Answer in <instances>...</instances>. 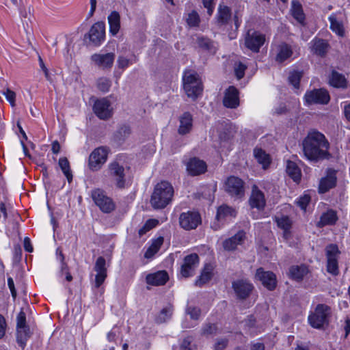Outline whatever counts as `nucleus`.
I'll list each match as a JSON object with an SVG mask.
<instances>
[{
    "mask_svg": "<svg viewBox=\"0 0 350 350\" xmlns=\"http://www.w3.org/2000/svg\"><path fill=\"white\" fill-rule=\"evenodd\" d=\"M327 258V271L333 275L339 274L338 255L340 253L338 245L329 244L325 248Z\"/></svg>",
    "mask_w": 350,
    "mask_h": 350,
    "instance_id": "10",
    "label": "nucleus"
},
{
    "mask_svg": "<svg viewBox=\"0 0 350 350\" xmlns=\"http://www.w3.org/2000/svg\"><path fill=\"white\" fill-rule=\"evenodd\" d=\"M109 176L116 181V185L118 188L123 189L125 187L126 179L124 168L118 162H113L109 165Z\"/></svg>",
    "mask_w": 350,
    "mask_h": 350,
    "instance_id": "18",
    "label": "nucleus"
},
{
    "mask_svg": "<svg viewBox=\"0 0 350 350\" xmlns=\"http://www.w3.org/2000/svg\"><path fill=\"white\" fill-rule=\"evenodd\" d=\"M247 69V66L239 62L235 64L234 72L238 79H242L245 75V71Z\"/></svg>",
    "mask_w": 350,
    "mask_h": 350,
    "instance_id": "53",
    "label": "nucleus"
},
{
    "mask_svg": "<svg viewBox=\"0 0 350 350\" xmlns=\"http://www.w3.org/2000/svg\"><path fill=\"white\" fill-rule=\"evenodd\" d=\"M199 265V256L197 254L193 253L187 255L181 265L180 273L185 278L193 275L195 269Z\"/></svg>",
    "mask_w": 350,
    "mask_h": 350,
    "instance_id": "17",
    "label": "nucleus"
},
{
    "mask_svg": "<svg viewBox=\"0 0 350 350\" xmlns=\"http://www.w3.org/2000/svg\"><path fill=\"white\" fill-rule=\"evenodd\" d=\"M131 134V128L128 125L121 126L114 133L113 139L118 143L122 144Z\"/></svg>",
    "mask_w": 350,
    "mask_h": 350,
    "instance_id": "41",
    "label": "nucleus"
},
{
    "mask_svg": "<svg viewBox=\"0 0 350 350\" xmlns=\"http://www.w3.org/2000/svg\"><path fill=\"white\" fill-rule=\"evenodd\" d=\"M187 23L190 27H198L200 23V18L196 10L191 11L188 14Z\"/></svg>",
    "mask_w": 350,
    "mask_h": 350,
    "instance_id": "47",
    "label": "nucleus"
},
{
    "mask_svg": "<svg viewBox=\"0 0 350 350\" xmlns=\"http://www.w3.org/2000/svg\"><path fill=\"white\" fill-rule=\"evenodd\" d=\"M56 255L57 259L60 260L61 262V271L63 273L64 269H67V263L65 262V257L62 252V250L60 247H57L56 250Z\"/></svg>",
    "mask_w": 350,
    "mask_h": 350,
    "instance_id": "58",
    "label": "nucleus"
},
{
    "mask_svg": "<svg viewBox=\"0 0 350 350\" xmlns=\"http://www.w3.org/2000/svg\"><path fill=\"white\" fill-rule=\"evenodd\" d=\"M228 343V340L226 338L219 339L215 344L214 350H224L226 348Z\"/></svg>",
    "mask_w": 350,
    "mask_h": 350,
    "instance_id": "61",
    "label": "nucleus"
},
{
    "mask_svg": "<svg viewBox=\"0 0 350 350\" xmlns=\"http://www.w3.org/2000/svg\"><path fill=\"white\" fill-rule=\"evenodd\" d=\"M3 94L5 95L6 99L9 103H10L12 107L15 106V100H16V93L11 90L9 88H7V90L5 92H3Z\"/></svg>",
    "mask_w": 350,
    "mask_h": 350,
    "instance_id": "57",
    "label": "nucleus"
},
{
    "mask_svg": "<svg viewBox=\"0 0 350 350\" xmlns=\"http://www.w3.org/2000/svg\"><path fill=\"white\" fill-rule=\"evenodd\" d=\"M336 171L332 169L328 170L327 176L322 178L320 180L319 192L321 193L327 192L330 189L336 186Z\"/></svg>",
    "mask_w": 350,
    "mask_h": 350,
    "instance_id": "24",
    "label": "nucleus"
},
{
    "mask_svg": "<svg viewBox=\"0 0 350 350\" xmlns=\"http://www.w3.org/2000/svg\"><path fill=\"white\" fill-rule=\"evenodd\" d=\"M85 37H88L90 42L96 46H100L105 39V24L103 21L95 23Z\"/></svg>",
    "mask_w": 350,
    "mask_h": 350,
    "instance_id": "12",
    "label": "nucleus"
},
{
    "mask_svg": "<svg viewBox=\"0 0 350 350\" xmlns=\"http://www.w3.org/2000/svg\"><path fill=\"white\" fill-rule=\"evenodd\" d=\"M236 214V211L232 207L228 206L227 205H222L220 206L217 209L216 219L217 220H220L224 219L228 216L235 217Z\"/></svg>",
    "mask_w": 350,
    "mask_h": 350,
    "instance_id": "42",
    "label": "nucleus"
},
{
    "mask_svg": "<svg viewBox=\"0 0 350 350\" xmlns=\"http://www.w3.org/2000/svg\"><path fill=\"white\" fill-rule=\"evenodd\" d=\"M196 43L198 47L203 51L212 53H215L216 52V47L215 46L214 42L207 37H198L196 39Z\"/></svg>",
    "mask_w": 350,
    "mask_h": 350,
    "instance_id": "38",
    "label": "nucleus"
},
{
    "mask_svg": "<svg viewBox=\"0 0 350 350\" xmlns=\"http://www.w3.org/2000/svg\"><path fill=\"white\" fill-rule=\"evenodd\" d=\"M31 336V332L29 326L23 328H16V341L18 345L23 349L26 346L27 340Z\"/></svg>",
    "mask_w": 350,
    "mask_h": 350,
    "instance_id": "36",
    "label": "nucleus"
},
{
    "mask_svg": "<svg viewBox=\"0 0 350 350\" xmlns=\"http://www.w3.org/2000/svg\"><path fill=\"white\" fill-rule=\"evenodd\" d=\"M115 53H107L105 54L95 53L91 56V59L98 66L105 68H111L115 59Z\"/></svg>",
    "mask_w": 350,
    "mask_h": 350,
    "instance_id": "22",
    "label": "nucleus"
},
{
    "mask_svg": "<svg viewBox=\"0 0 350 350\" xmlns=\"http://www.w3.org/2000/svg\"><path fill=\"white\" fill-rule=\"evenodd\" d=\"M245 237V232L243 230L239 231L236 234L224 241V248L228 251L235 250L238 245L241 244Z\"/></svg>",
    "mask_w": 350,
    "mask_h": 350,
    "instance_id": "27",
    "label": "nucleus"
},
{
    "mask_svg": "<svg viewBox=\"0 0 350 350\" xmlns=\"http://www.w3.org/2000/svg\"><path fill=\"white\" fill-rule=\"evenodd\" d=\"M180 125L178 129V134L185 135L191 132L193 128V116L190 112H184L179 117Z\"/></svg>",
    "mask_w": 350,
    "mask_h": 350,
    "instance_id": "25",
    "label": "nucleus"
},
{
    "mask_svg": "<svg viewBox=\"0 0 350 350\" xmlns=\"http://www.w3.org/2000/svg\"><path fill=\"white\" fill-rule=\"evenodd\" d=\"M111 103L106 98L98 99L93 106V111L96 116L100 120H107L112 116V111L110 109Z\"/></svg>",
    "mask_w": 350,
    "mask_h": 350,
    "instance_id": "16",
    "label": "nucleus"
},
{
    "mask_svg": "<svg viewBox=\"0 0 350 350\" xmlns=\"http://www.w3.org/2000/svg\"><path fill=\"white\" fill-rule=\"evenodd\" d=\"M329 142L325 136L317 131L308 133L302 141V151L304 157L312 163H319L332 158L329 152Z\"/></svg>",
    "mask_w": 350,
    "mask_h": 350,
    "instance_id": "1",
    "label": "nucleus"
},
{
    "mask_svg": "<svg viewBox=\"0 0 350 350\" xmlns=\"http://www.w3.org/2000/svg\"><path fill=\"white\" fill-rule=\"evenodd\" d=\"M239 90L234 86H230L225 91L224 105L227 108H237L239 105Z\"/></svg>",
    "mask_w": 350,
    "mask_h": 350,
    "instance_id": "21",
    "label": "nucleus"
},
{
    "mask_svg": "<svg viewBox=\"0 0 350 350\" xmlns=\"http://www.w3.org/2000/svg\"><path fill=\"white\" fill-rule=\"evenodd\" d=\"M174 307L172 304H169L167 306L164 307L155 318V322L161 324L170 320L172 316Z\"/></svg>",
    "mask_w": 350,
    "mask_h": 350,
    "instance_id": "40",
    "label": "nucleus"
},
{
    "mask_svg": "<svg viewBox=\"0 0 350 350\" xmlns=\"http://www.w3.org/2000/svg\"><path fill=\"white\" fill-rule=\"evenodd\" d=\"M213 277V267L210 264H206L201 274L195 282V285L199 287L209 282Z\"/></svg>",
    "mask_w": 350,
    "mask_h": 350,
    "instance_id": "29",
    "label": "nucleus"
},
{
    "mask_svg": "<svg viewBox=\"0 0 350 350\" xmlns=\"http://www.w3.org/2000/svg\"><path fill=\"white\" fill-rule=\"evenodd\" d=\"M91 197L98 206L100 210L104 213H110L116 209V204L113 200L106 195L105 191L100 189H96L92 191Z\"/></svg>",
    "mask_w": 350,
    "mask_h": 350,
    "instance_id": "5",
    "label": "nucleus"
},
{
    "mask_svg": "<svg viewBox=\"0 0 350 350\" xmlns=\"http://www.w3.org/2000/svg\"><path fill=\"white\" fill-rule=\"evenodd\" d=\"M111 82L106 78H100L97 81V88L103 92H107L109 90Z\"/></svg>",
    "mask_w": 350,
    "mask_h": 350,
    "instance_id": "50",
    "label": "nucleus"
},
{
    "mask_svg": "<svg viewBox=\"0 0 350 350\" xmlns=\"http://www.w3.org/2000/svg\"><path fill=\"white\" fill-rule=\"evenodd\" d=\"M183 88L189 98L196 100L203 91V85L198 74L194 71H186L183 77Z\"/></svg>",
    "mask_w": 350,
    "mask_h": 350,
    "instance_id": "3",
    "label": "nucleus"
},
{
    "mask_svg": "<svg viewBox=\"0 0 350 350\" xmlns=\"http://www.w3.org/2000/svg\"><path fill=\"white\" fill-rule=\"evenodd\" d=\"M254 156L257 161L262 165L263 169L267 168L271 163L270 156L262 148H255Z\"/></svg>",
    "mask_w": 350,
    "mask_h": 350,
    "instance_id": "35",
    "label": "nucleus"
},
{
    "mask_svg": "<svg viewBox=\"0 0 350 350\" xmlns=\"http://www.w3.org/2000/svg\"><path fill=\"white\" fill-rule=\"evenodd\" d=\"M5 319L2 314H0V339L4 336L5 333Z\"/></svg>",
    "mask_w": 350,
    "mask_h": 350,
    "instance_id": "63",
    "label": "nucleus"
},
{
    "mask_svg": "<svg viewBox=\"0 0 350 350\" xmlns=\"http://www.w3.org/2000/svg\"><path fill=\"white\" fill-rule=\"evenodd\" d=\"M232 288L237 299L245 300L252 294L254 286L247 279H238L232 282Z\"/></svg>",
    "mask_w": 350,
    "mask_h": 350,
    "instance_id": "8",
    "label": "nucleus"
},
{
    "mask_svg": "<svg viewBox=\"0 0 350 350\" xmlns=\"http://www.w3.org/2000/svg\"><path fill=\"white\" fill-rule=\"evenodd\" d=\"M312 51L314 54L323 57L326 55L329 46L327 41L323 39L315 38L312 41Z\"/></svg>",
    "mask_w": 350,
    "mask_h": 350,
    "instance_id": "34",
    "label": "nucleus"
},
{
    "mask_svg": "<svg viewBox=\"0 0 350 350\" xmlns=\"http://www.w3.org/2000/svg\"><path fill=\"white\" fill-rule=\"evenodd\" d=\"M59 166L63 174L66 177L68 182L71 183L72 180V174L70 170V163L66 157H61L59 159Z\"/></svg>",
    "mask_w": 350,
    "mask_h": 350,
    "instance_id": "43",
    "label": "nucleus"
},
{
    "mask_svg": "<svg viewBox=\"0 0 350 350\" xmlns=\"http://www.w3.org/2000/svg\"><path fill=\"white\" fill-rule=\"evenodd\" d=\"M201 223V215L198 211L184 212L179 216V224L185 230H194Z\"/></svg>",
    "mask_w": 350,
    "mask_h": 350,
    "instance_id": "9",
    "label": "nucleus"
},
{
    "mask_svg": "<svg viewBox=\"0 0 350 350\" xmlns=\"http://www.w3.org/2000/svg\"><path fill=\"white\" fill-rule=\"evenodd\" d=\"M202 4L207 9V14L211 16L214 11V0H202Z\"/></svg>",
    "mask_w": 350,
    "mask_h": 350,
    "instance_id": "60",
    "label": "nucleus"
},
{
    "mask_svg": "<svg viewBox=\"0 0 350 350\" xmlns=\"http://www.w3.org/2000/svg\"><path fill=\"white\" fill-rule=\"evenodd\" d=\"M249 204L251 208H256L258 211L264 210L266 205L265 195L256 185H254L252 189V193L249 198Z\"/></svg>",
    "mask_w": 350,
    "mask_h": 350,
    "instance_id": "19",
    "label": "nucleus"
},
{
    "mask_svg": "<svg viewBox=\"0 0 350 350\" xmlns=\"http://www.w3.org/2000/svg\"><path fill=\"white\" fill-rule=\"evenodd\" d=\"M196 346L193 344V338L187 336L185 338L180 345V350H195Z\"/></svg>",
    "mask_w": 350,
    "mask_h": 350,
    "instance_id": "52",
    "label": "nucleus"
},
{
    "mask_svg": "<svg viewBox=\"0 0 350 350\" xmlns=\"http://www.w3.org/2000/svg\"><path fill=\"white\" fill-rule=\"evenodd\" d=\"M22 256V249L19 245H15L14 247V260H20Z\"/></svg>",
    "mask_w": 350,
    "mask_h": 350,
    "instance_id": "64",
    "label": "nucleus"
},
{
    "mask_svg": "<svg viewBox=\"0 0 350 350\" xmlns=\"http://www.w3.org/2000/svg\"><path fill=\"white\" fill-rule=\"evenodd\" d=\"M94 269L97 273L95 276V286L98 288L105 282L107 276L106 260L104 257L99 256L96 259Z\"/></svg>",
    "mask_w": 350,
    "mask_h": 350,
    "instance_id": "20",
    "label": "nucleus"
},
{
    "mask_svg": "<svg viewBox=\"0 0 350 350\" xmlns=\"http://www.w3.org/2000/svg\"><path fill=\"white\" fill-rule=\"evenodd\" d=\"M232 16V10L224 3L219 4L217 12L215 16V25L221 28L228 25L231 21Z\"/></svg>",
    "mask_w": 350,
    "mask_h": 350,
    "instance_id": "15",
    "label": "nucleus"
},
{
    "mask_svg": "<svg viewBox=\"0 0 350 350\" xmlns=\"http://www.w3.org/2000/svg\"><path fill=\"white\" fill-rule=\"evenodd\" d=\"M206 163L197 157L191 158L187 163V170L191 176H198L206 171Z\"/></svg>",
    "mask_w": 350,
    "mask_h": 350,
    "instance_id": "23",
    "label": "nucleus"
},
{
    "mask_svg": "<svg viewBox=\"0 0 350 350\" xmlns=\"http://www.w3.org/2000/svg\"><path fill=\"white\" fill-rule=\"evenodd\" d=\"M225 191L232 198H242L245 195V183L239 177L231 176L225 182Z\"/></svg>",
    "mask_w": 350,
    "mask_h": 350,
    "instance_id": "7",
    "label": "nucleus"
},
{
    "mask_svg": "<svg viewBox=\"0 0 350 350\" xmlns=\"http://www.w3.org/2000/svg\"><path fill=\"white\" fill-rule=\"evenodd\" d=\"M255 278L259 280L262 286L269 291H273L277 286L275 274L271 271H265L262 267L256 269Z\"/></svg>",
    "mask_w": 350,
    "mask_h": 350,
    "instance_id": "13",
    "label": "nucleus"
},
{
    "mask_svg": "<svg viewBox=\"0 0 350 350\" xmlns=\"http://www.w3.org/2000/svg\"><path fill=\"white\" fill-rule=\"evenodd\" d=\"M174 188L167 181L157 183L151 195L150 202L154 209H163L171 202L174 196Z\"/></svg>",
    "mask_w": 350,
    "mask_h": 350,
    "instance_id": "2",
    "label": "nucleus"
},
{
    "mask_svg": "<svg viewBox=\"0 0 350 350\" xmlns=\"http://www.w3.org/2000/svg\"><path fill=\"white\" fill-rule=\"evenodd\" d=\"M163 243V238L160 237L153 241L152 245L146 250L144 257L150 258L152 257L160 249Z\"/></svg>",
    "mask_w": 350,
    "mask_h": 350,
    "instance_id": "44",
    "label": "nucleus"
},
{
    "mask_svg": "<svg viewBox=\"0 0 350 350\" xmlns=\"http://www.w3.org/2000/svg\"><path fill=\"white\" fill-rule=\"evenodd\" d=\"M308 272V270L307 267L304 265L300 266H292L289 269V274L291 278L297 281L302 280Z\"/></svg>",
    "mask_w": 350,
    "mask_h": 350,
    "instance_id": "39",
    "label": "nucleus"
},
{
    "mask_svg": "<svg viewBox=\"0 0 350 350\" xmlns=\"http://www.w3.org/2000/svg\"><path fill=\"white\" fill-rule=\"evenodd\" d=\"M217 332V326L215 323H206L201 329V334L205 336L215 335Z\"/></svg>",
    "mask_w": 350,
    "mask_h": 350,
    "instance_id": "48",
    "label": "nucleus"
},
{
    "mask_svg": "<svg viewBox=\"0 0 350 350\" xmlns=\"http://www.w3.org/2000/svg\"><path fill=\"white\" fill-rule=\"evenodd\" d=\"M186 313L193 320H198L201 314V310L198 307L189 306L186 309Z\"/></svg>",
    "mask_w": 350,
    "mask_h": 350,
    "instance_id": "54",
    "label": "nucleus"
},
{
    "mask_svg": "<svg viewBox=\"0 0 350 350\" xmlns=\"http://www.w3.org/2000/svg\"><path fill=\"white\" fill-rule=\"evenodd\" d=\"M329 84L336 88L345 89L347 88V81L344 75L334 70L329 76Z\"/></svg>",
    "mask_w": 350,
    "mask_h": 350,
    "instance_id": "28",
    "label": "nucleus"
},
{
    "mask_svg": "<svg viewBox=\"0 0 350 350\" xmlns=\"http://www.w3.org/2000/svg\"><path fill=\"white\" fill-rule=\"evenodd\" d=\"M107 151L104 147L96 148L89 157V167L92 171L98 170L106 162Z\"/></svg>",
    "mask_w": 350,
    "mask_h": 350,
    "instance_id": "14",
    "label": "nucleus"
},
{
    "mask_svg": "<svg viewBox=\"0 0 350 350\" xmlns=\"http://www.w3.org/2000/svg\"><path fill=\"white\" fill-rule=\"evenodd\" d=\"M25 326H28L26 323V314L21 309L16 318V328H23Z\"/></svg>",
    "mask_w": 350,
    "mask_h": 350,
    "instance_id": "56",
    "label": "nucleus"
},
{
    "mask_svg": "<svg viewBox=\"0 0 350 350\" xmlns=\"http://www.w3.org/2000/svg\"><path fill=\"white\" fill-rule=\"evenodd\" d=\"M275 221L278 226L282 230H290L291 228V221L287 216H284L281 218H276Z\"/></svg>",
    "mask_w": 350,
    "mask_h": 350,
    "instance_id": "49",
    "label": "nucleus"
},
{
    "mask_svg": "<svg viewBox=\"0 0 350 350\" xmlns=\"http://www.w3.org/2000/svg\"><path fill=\"white\" fill-rule=\"evenodd\" d=\"M311 198L308 194H304L299 198L297 201V204L301 209L306 210L308 204L310 203Z\"/></svg>",
    "mask_w": 350,
    "mask_h": 350,
    "instance_id": "55",
    "label": "nucleus"
},
{
    "mask_svg": "<svg viewBox=\"0 0 350 350\" xmlns=\"http://www.w3.org/2000/svg\"><path fill=\"white\" fill-rule=\"evenodd\" d=\"M304 100L307 105H327L330 100L328 91L325 88L313 89L306 91Z\"/></svg>",
    "mask_w": 350,
    "mask_h": 350,
    "instance_id": "6",
    "label": "nucleus"
},
{
    "mask_svg": "<svg viewBox=\"0 0 350 350\" xmlns=\"http://www.w3.org/2000/svg\"><path fill=\"white\" fill-rule=\"evenodd\" d=\"M291 12L293 18L301 25H304L305 14L303 11L302 5L298 1H292Z\"/></svg>",
    "mask_w": 350,
    "mask_h": 350,
    "instance_id": "37",
    "label": "nucleus"
},
{
    "mask_svg": "<svg viewBox=\"0 0 350 350\" xmlns=\"http://www.w3.org/2000/svg\"><path fill=\"white\" fill-rule=\"evenodd\" d=\"M337 219L338 217L336 213L333 210H329L326 213L322 214L317 226L319 228H322L328 225H334L336 222Z\"/></svg>",
    "mask_w": 350,
    "mask_h": 350,
    "instance_id": "30",
    "label": "nucleus"
},
{
    "mask_svg": "<svg viewBox=\"0 0 350 350\" xmlns=\"http://www.w3.org/2000/svg\"><path fill=\"white\" fill-rule=\"evenodd\" d=\"M329 20L330 21V29L337 35L342 37L345 34V31L342 23L338 22L334 16H329Z\"/></svg>",
    "mask_w": 350,
    "mask_h": 350,
    "instance_id": "46",
    "label": "nucleus"
},
{
    "mask_svg": "<svg viewBox=\"0 0 350 350\" xmlns=\"http://www.w3.org/2000/svg\"><path fill=\"white\" fill-rule=\"evenodd\" d=\"M231 135L229 128L227 124H225V127L224 128V131H221L219 134V138L221 141L226 142L230 139Z\"/></svg>",
    "mask_w": 350,
    "mask_h": 350,
    "instance_id": "59",
    "label": "nucleus"
},
{
    "mask_svg": "<svg viewBox=\"0 0 350 350\" xmlns=\"http://www.w3.org/2000/svg\"><path fill=\"white\" fill-rule=\"evenodd\" d=\"M8 287L11 291V294H12V297L14 298V299H16V295H17V293H16V290L15 288V286H14V280L12 278H8Z\"/></svg>",
    "mask_w": 350,
    "mask_h": 350,
    "instance_id": "62",
    "label": "nucleus"
},
{
    "mask_svg": "<svg viewBox=\"0 0 350 350\" xmlns=\"http://www.w3.org/2000/svg\"><path fill=\"white\" fill-rule=\"evenodd\" d=\"M169 280V275L166 271H159L153 273H149L146 277V283L152 286H162Z\"/></svg>",
    "mask_w": 350,
    "mask_h": 350,
    "instance_id": "26",
    "label": "nucleus"
},
{
    "mask_svg": "<svg viewBox=\"0 0 350 350\" xmlns=\"http://www.w3.org/2000/svg\"><path fill=\"white\" fill-rule=\"evenodd\" d=\"M331 308L323 304L317 305L314 310L308 316V323L315 329H322L329 325Z\"/></svg>",
    "mask_w": 350,
    "mask_h": 350,
    "instance_id": "4",
    "label": "nucleus"
},
{
    "mask_svg": "<svg viewBox=\"0 0 350 350\" xmlns=\"http://www.w3.org/2000/svg\"><path fill=\"white\" fill-rule=\"evenodd\" d=\"M108 23L109 25V32L113 36L116 35L120 28V15L117 11H113L108 16Z\"/></svg>",
    "mask_w": 350,
    "mask_h": 350,
    "instance_id": "31",
    "label": "nucleus"
},
{
    "mask_svg": "<svg viewBox=\"0 0 350 350\" xmlns=\"http://www.w3.org/2000/svg\"><path fill=\"white\" fill-rule=\"evenodd\" d=\"M303 77V72L297 70H293L289 72L288 80L295 88L299 89L300 81Z\"/></svg>",
    "mask_w": 350,
    "mask_h": 350,
    "instance_id": "45",
    "label": "nucleus"
},
{
    "mask_svg": "<svg viewBox=\"0 0 350 350\" xmlns=\"http://www.w3.org/2000/svg\"><path fill=\"white\" fill-rule=\"evenodd\" d=\"M265 42V36L259 31L249 29L245 36V46L254 53L259 52Z\"/></svg>",
    "mask_w": 350,
    "mask_h": 350,
    "instance_id": "11",
    "label": "nucleus"
},
{
    "mask_svg": "<svg viewBox=\"0 0 350 350\" xmlns=\"http://www.w3.org/2000/svg\"><path fill=\"white\" fill-rule=\"evenodd\" d=\"M286 172L295 182L299 183L300 181L301 172L295 162L288 160L286 161Z\"/></svg>",
    "mask_w": 350,
    "mask_h": 350,
    "instance_id": "33",
    "label": "nucleus"
},
{
    "mask_svg": "<svg viewBox=\"0 0 350 350\" xmlns=\"http://www.w3.org/2000/svg\"><path fill=\"white\" fill-rule=\"evenodd\" d=\"M137 62V57L134 56L133 59L130 60L123 56H119L117 60L118 66L119 68L124 69L127 68L130 64Z\"/></svg>",
    "mask_w": 350,
    "mask_h": 350,
    "instance_id": "51",
    "label": "nucleus"
},
{
    "mask_svg": "<svg viewBox=\"0 0 350 350\" xmlns=\"http://www.w3.org/2000/svg\"><path fill=\"white\" fill-rule=\"evenodd\" d=\"M292 55L293 51L291 46L285 42H282L278 46V54L275 60L278 62L282 63L289 58Z\"/></svg>",
    "mask_w": 350,
    "mask_h": 350,
    "instance_id": "32",
    "label": "nucleus"
}]
</instances>
